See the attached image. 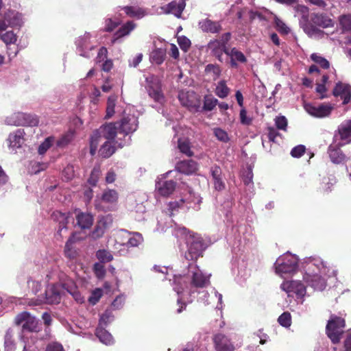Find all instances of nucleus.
Wrapping results in <instances>:
<instances>
[{"mask_svg":"<svg viewBox=\"0 0 351 351\" xmlns=\"http://www.w3.org/2000/svg\"><path fill=\"white\" fill-rule=\"evenodd\" d=\"M276 29L280 32V34H281V35H287V34L290 32V29L285 23H281L280 24V23H276Z\"/></svg>","mask_w":351,"mask_h":351,"instance_id":"e2e57ef3","label":"nucleus"},{"mask_svg":"<svg viewBox=\"0 0 351 351\" xmlns=\"http://www.w3.org/2000/svg\"><path fill=\"white\" fill-rule=\"evenodd\" d=\"M176 169L184 174H193L198 169V163L194 160H180L176 165Z\"/></svg>","mask_w":351,"mask_h":351,"instance_id":"f3484780","label":"nucleus"},{"mask_svg":"<svg viewBox=\"0 0 351 351\" xmlns=\"http://www.w3.org/2000/svg\"><path fill=\"white\" fill-rule=\"evenodd\" d=\"M116 147L113 145V142L106 140V142L100 147L99 153L103 158L111 157L112 154H114Z\"/></svg>","mask_w":351,"mask_h":351,"instance_id":"c85d7f7f","label":"nucleus"},{"mask_svg":"<svg viewBox=\"0 0 351 351\" xmlns=\"http://www.w3.org/2000/svg\"><path fill=\"white\" fill-rule=\"evenodd\" d=\"M295 15L300 17L302 21H309V9L305 5H298L295 7Z\"/></svg>","mask_w":351,"mask_h":351,"instance_id":"c9c22d12","label":"nucleus"},{"mask_svg":"<svg viewBox=\"0 0 351 351\" xmlns=\"http://www.w3.org/2000/svg\"><path fill=\"white\" fill-rule=\"evenodd\" d=\"M281 289L287 293H295L298 295H304L306 293V286L298 280L283 281L280 285Z\"/></svg>","mask_w":351,"mask_h":351,"instance_id":"ddd939ff","label":"nucleus"},{"mask_svg":"<svg viewBox=\"0 0 351 351\" xmlns=\"http://www.w3.org/2000/svg\"><path fill=\"white\" fill-rule=\"evenodd\" d=\"M184 9V5L183 4H178L176 1H171L167 5V10L169 12V13H173L177 16H180L182 12Z\"/></svg>","mask_w":351,"mask_h":351,"instance_id":"473e14b6","label":"nucleus"},{"mask_svg":"<svg viewBox=\"0 0 351 351\" xmlns=\"http://www.w3.org/2000/svg\"><path fill=\"white\" fill-rule=\"evenodd\" d=\"M104 324H99L95 329L96 336L99 339L100 341H102L106 345H110L113 342V337L109 331L106 330L103 326Z\"/></svg>","mask_w":351,"mask_h":351,"instance_id":"a878e982","label":"nucleus"},{"mask_svg":"<svg viewBox=\"0 0 351 351\" xmlns=\"http://www.w3.org/2000/svg\"><path fill=\"white\" fill-rule=\"evenodd\" d=\"M343 143H338L337 145H330L328 147L327 153L330 161L334 164H344L348 160V157L341 149V146Z\"/></svg>","mask_w":351,"mask_h":351,"instance_id":"6e6552de","label":"nucleus"},{"mask_svg":"<svg viewBox=\"0 0 351 351\" xmlns=\"http://www.w3.org/2000/svg\"><path fill=\"white\" fill-rule=\"evenodd\" d=\"M101 199L104 202L114 203L117 202L119 199V194L116 190H106L101 195Z\"/></svg>","mask_w":351,"mask_h":351,"instance_id":"2f4dec72","label":"nucleus"},{"mask_svg":"<svg viewBox=\"0 0 351 351\" xmlns=\"http://www.w3.org/2000/svg\"><path fill=\"white\" fill-rule=\"evenodd\" d=\"M311 59L315 63L319 64V65L323 69H328V67L330 66L329 61H328L326 58H323V56L317 54V53H313L311 54Z\"/></svg>","mask_w":351,"mask_h":351,"instance_id":"58836bf2","label":"nucleus"},{"mask_svg":"<svg viewBox=\"0 0 351 351\" xmlns=\"http://www.w3.org/2000/svg\"><path fill=\"white\" fill-rule=\"evenodd\" d=\"M306 152L305 145H298L292 148L291 154L292 157H301Z\"/></svg>","mask_w":351,"mask_h":351,"instance_id":"5fc2aeb1","label":"nucleus"},{"mask_svg":"<svg viewBox=\"0 0 351 351\" xmlns=\"http://www.w3.org/2000/svg\"><path fill=\"white\" fill-rule=\"evenodd\" d=\"M249 17L252 21H263V20H265V16L257 11H250Z\"/></svg>","mask_w":351,"mask_h":351,"instance_id":"69168bd1","label":"nucleus"},{"mask_svg":"<svg viewBox=\"0 0 351 351\" xmlns=\"http://www.w3.org/2000/svg\"><path fill=\"white\" fill-rule=\"evenodd\" d=\"M123 10L129 16L136 17L137 19L145 16L147 13V10L143 9V8H140V6L127 5L124 6Z\"/></svg>","mask_w":351,"mask_h":351,"instance_id":"bb28decb","label":"nucleus"},{"mask_svg":"<svg viewBox=\"0 0 351 351\" xmlns=\"http://www.w3.org/2000/svg\"><path fill=\"white\" fill-rule=\"evenodd\" d=\"M101 174L100 165H95L91 171L88 182L91 186H96L99 178Z\"/></svg>","mask_w":351,"mask_h":351,"instance_id":"f704fd0d","label":"nucleus"},{"mask_svg":"<svg viewBox=\"0 0 351 351\" xmlns=\"http://www.w3.org/2000/svg\"><path fill=\"white\" fill-rule=\"evenodd\" d=\"M334 97H340L343 100V105H347L351 101V85L337 82L332 90Z\"/></svg>","mask_w":351,"mask_h":351,"instance_id":"1a4fd4ad","label":"nucleus"},{"mask_svg":"<svg viewBox=\"0 0 351 351\" xmlns=\"http://www.w3.org/2000/svg\"><path fill=\"white\" fill-rule=\"evenodd\" d=\"M94 270L97 278H104L106 275V270L105 269V266H104L103 264H101V263H95L94 265Z\"/></svg>","mask_w":351,"mask_h":351,"instance_id":"4d7b16f0","label":"nucleus"},{"mask_svg":"<svg viewBox=\"0 0 351 351\" xmlns=\"http://www.w3.org/2000/svg\"><path fill=\"white\" fill-rule=\"evenodd\" d=\"M176 183L174 180H163L156 184L159 193L163 196L170 195L175 191Z\"/></svg>","mask_w":351,"mask_h":351,"instance_id":"b1692460","label":"nucleus"},{"mask_svg":"<svg viewBox=\"0 0 351 351\" xmlns=\"http://www.w3.org/2000/svg\"><path fill=\"white\" fill-rule=\"evenodd\" d=\"M275 124L278 129L286 130L288 126V121L286 117H284V115H280V117H276L275 119Z\"/></svg>","mask_w":351,"mask_h":351,"instance_id":"8fccbe9b","label":"nucleus"},{"mask_svg":"<svg viewBox=\"0 0 351 351\" xmlns=\"http://www.w3.org/2000/svg\"><path fill=\"white\" fill-rule=\"evenodd\" d=\"M45 351H65L62 344L60 343H58V341H52V343H49Z\"/></svg>","mask_w":351,"mask_h":351,"instance_id":"13d9d810","label":"nucleus"},{"mask_svg":"<svg viewBox=\"0 0 351 351\" xmlns=\"http://www.w3.org/2000/svg\"><path fill=\"white\" fill-rule=\"evenodd\" d=\"M346 327V319L341 316L332 314L326 326V333L333 343H339L341 340Z\"/></svg>","mask_w":351,"mask_h":351,"instance_id":"f03ea898","label":"nucleus"},{"mask_svg":"<svg viewBox=\"0 0 351 351\" xmlns=\"http://www.w3.org/2000/svg\"><path fill=\"white\" fill-rule=\"evenodd\" d=\"M186 245L185 258L193 260V261H196L199 256H203L204 251L206 247L202 236L194 232L186 236Z\"/></svg>","mask_w":351,"mask_h":351,"instance_id":"f257e3e1","label":"nucleus"},{"mask_svg":"<svg viewBox=\"0 0 351 351\" xmlns=\"http://www.w3.org/2000/svg\"><path fill=\"white\" fill-rule=\"evenodd\" d=\"M230 93V88L226 84V81L218 82L216 88L215 93L219 97H228Z\"/></svg>","mask_w":351,"mask_h":351,"instance_id":"72a5a7b5","label":"nucleus"},{"mask_svg":"<svg viewBox=\"0 0 351 351\" xmlns=\"http://www.w3.org/2000/svg\"><path fill=\"white\" fill-rule=\"evenodd\" d=\"M276 273L283 274V273H293L298 269V261L292 255H285L280 257L274 263Z\"/></svg>","mask_w":351,"mask_h":351,"instance_id":"423d86ee","label":"nucleus"},{"mask_svg":"<svg viewBox=\"0 0 351 351\" xmlns=\"http://www.w3.org/2000/svg\"><path fill=\"white\" fill-rule=\"evenodd\" d=\"M1 40H3L5 43H14L17 40V36L14 32L8 31L2 34Z\"/></svg>","mask_w":351,"mask_h":351,"instance_id":"3c124183","label":"nucleus"},{"mask_svg":"<svg viewBox=\"0 0 351 351\" xmlns=\"http://www.w3.org/2000/svg\"><path fill=\"white\" fill-rule=\"evenodd\" d=\"M24 130H18L9 136L10 145L12 147H20L23 142Z\"/></svg>","mask_w":351,"mask_h":351,"instance_id":"c756f323","label":"nucleus"},{"mask_svg":"<svg viewBox=\"0 0 351 351\" xmlns=\"http://www.w3.org/2000/svg\"><path fill=\"white\" fill-rule=\"evenodd\" d=\"M118 132V128L117 123H106L100 127V133L102 135V138L108 139L110 142L114 143Z\"/></svg>","mask_w":351,"mask_h":351,"instance_id":"aec40b11","label":"nucleus"},{"mask_svg":"<svg viewBox=\"0 0 351 351\" xmlns=\"http://www.w3.org/2000/svg\"><path fill=\"white\" fill-rule=\"evenodd\" d=\"M305 110L311 115L316 116V117H324V116L330 115L332 110V106L328 104H305Z\"/></svg>","mask_w":351,"mask_h":351,"instance_id":"9b49d317","label":"nucleus"},{"mask_svg":"<svg viewBox=\"0 0 351 351\" xmlns=\"http://www.w3.org/2000/svg\"><path fill=\"white\" fill-rule=\"evenodd\" d=\"M303 280L307 286H311L314 289L323 290L326 285L324 278L321 277L319 274H305Z\"/></svg>","mask_w":351,"mask_h":351,"instance_id":"dca6fc26","label":"nucleus"},{"mask_svg":"<svg viewBox=\"0 0 351 351\" xmlns=\"http://www.w3.org/2000/svg\"><path fill=\"white\" fill-rule=\"evenodd\" d=\"M143 238L141 234H135L131 237L129 238L128 242L126 243L127 246H138L140 244L141 241H142Z\"/></svg>","mask_w":351,"mask_h":351,"instance_id":"6e6d98bb","label":"nucleus"},{"mask_svg":"<svg viewBox=\"0 0 351 351\" xmlns=\"http://www.w3.org/2000/svg\"><path fill=\"white\" fill-rule=\"evenodd\" d=\"M209 276H205L202 271H195L191 276V285L196 288H204L210 285Z\"/></svg>","mask_w":351,"mask_h":351,"instance_id":"6ab92c4d","label":"nucleus"},{"mask_svg":"<svg viewBox=\"0 0 351 351\" xmlns=\"http://www.w3.org/2000/svg\"><path fill=\"white\" fill-rule=\"evenodd\" d=\"M108 57V50L106 47H101L98 51L97 56L96 57L97 62H102L105 60Z\"/></svg>","mask_w":351,"mask_h":351,"instance_id":"680f3d73","label":"nucleus"},{"mask_svg":"<svg viewBox=\"0 0 351 351\" xmlns=\"http://www.w3.org/2000/svg\"><path fill=\"white\" fill-rule=\"evenodd\" d=\"M218 100L213 96H205L203 108L205 110H213L216 107Z\"/></svg>","mask_w":351,"mask_h":351,"instance_id":"37998d69","label":"nucleus"},{"mask_svg":"<svg viewBox=\"0 0 351 351\" xmlns=\"http://www.w3.org/2000/svg\"><path fill=\"white\" fill-rule=\"evenodd\" d=\"M166 56L167 49H165V48H156V49L152 51L149 58L152 62L160 65V64L165 62Z\"/></svg>","mask_w":351,"mask_h":351,"instance_id":"cd10ccee","label":"nucleus"},{"mask_svg":"<svg viewBox=\"0 0 351 351\" xmlns=\"http://www.w3.org/2000/svg\"><path fill=\"white\" fill-rule=\"evenodd\" d=\"M102 138V134L101 133V127L99 130H95L93 134L90 137V140L93 144L95 145V150L97 151L101 139Z\"/></svg>","mask_w":351,"mask_h":351,"instance_id":"bf43d9fd","label":"nucleus"},{"mask_svg":"<svg viewBox=\"0 0 351 351\" xmlns=\"http://www.w3.org/2000/svg\"><path fill=\"white\" fill-rule=\"evenodd\" d=\"M338 134L341 141L345 143L351 142V120H345L338 128Z\"/></svg>","mask_w":351,"mask_h":351,"instance_id":"5701e85b","label":"nucleus"},{"mask_svg":"<svg viewBox=\"0 0 351 351\" xmlns=\"http://www.w3.org/2000/svg\"><path fill=\"white\" fill-rule=\"evenodd\" d=\"M178 147L180 152L184 154L188 157H192L194 154V152H193L191 149V145L189 140H182V138H179L178 141Z\"/></svg>","mask_w":351,"mask_h":351,"instance_id":"7c9ffc66","label":"nucleus"},{"mask_svg":"<svg viewBox=\"0 0 351 351\" xmlns=\"http://www.w3.org/2000/svg\"><path fill=\"white\" fill-rule=\"evenodd\" d=\"M116 103L115 99L112 98V97H109L107 100V107H106V117L109 119L111 116L114 114V108H115Z\"/></svg>","mask_w":351,"mask_h":351,"instance_id":"09e8293b","label":"nucleus"},{"mask_svg":"<svg viewBox=\"0 0 351 351\" xmlns=\"http://www.w3.org/2000/svg\"><path fill=\"white\" fill-rule=\"evenodd\" d=\"M205 72L206 73H210L215 80V79L219 78L221 71L219 66L217 64H213V63H209L205 66Z\"/></svg>","mask_w":351,"mask_h":351,"instance_id":"ea45409f","label":"nucleus"},{"mask_svg":"<svg viewBox=\"0 0 351 351\" xmlns=\"http://www.w3.org/2000/svg\"><path fill=\"white\" fill-rule=\"evenodd\" d=\"M147 91L149 97L156 101V102H160L161 104V102L165 101V96L162 90L160 82H149L147 86Z\"/></svg>","mask_w":351,"mask_h":351,"instance_id":"2eb2a0df","label":"nucleus"},{"mask_svg":"<svg viewBox=\"0 0 351 351\" xmlns=\"http://www.w3.org/2000/svg\"><path fill=\"white\" fill-rule=\"evenodd\" d=\"M53 219L55 221H57L59 223L58 230L56 233V237L58 238H62V231L64 230L66 231L67 230V224L69 223V214L62 213V212H60V210H55L52 215Z\"/></svg>","mask_w":351,"mask_h":351,"instance_id":"a211bd4d","label":"nucleus"},{"mask_svg":"<svg viewBox=\"0 0 351 351\" xmlns=\"http://www.w3.org/2000/svg\"><path fill=\"white\" fill-rule=\"evenodd\" d=\"M267 130H268L267 137H268L269 140L271 141V142H275V141L277 138V136L280 135L278 130H276V128H274V127H268Z\"/></svg>","mask_w":351,"mask_h":351,"instance_id":"0e129e2a","label":"nucleus"},{"mask_svg":"<svg viewBox=\"0 0 351 351\" xmlns=\"http://www.w3.org/2000/svg\"><path fill=\"white\" fill-rule=\"evenodd\" d=\"M74 138V134L72 132H69L62 136L57 141L56 145L59 147H64V146L69 145V143L72 142Z\"/></svg>","mask_w":351,"mask_h":351,"instance_id":"4c0bfd02","label":"nucleus"},{"mask_svg":"<svg viewBox=\"0 0 351 351\" xmlns=\"http://www.w3.org/2000/svg\"><path fill=\"white\" fill-rule=\"evenodd\" d=\"M12 17L14 21H20V20H22V14H19V12H15V11H8L5 15V19L7 21H11Z\"/></svg>","mask_w":351,"mask_h":351,"instance_id":"052dcab7","label":"nucleus"},{"mask_svg":"<svg viewBox=\"0 0 351 351\" xmlns=\"http://www.w3.org/2000/svg\"><path fill=\"white\" fill-rule=\"evenodd\" d=\"M5 122L11 125H25V127H36L39 123L38 115L25 113V112H14L5 119Z\"/></svg>","mask_w":351,"mask_h":351,"instance_id":"20e7f679","label":"nucleus"},{"mask_svg":"<svg viewBox=\"0 0 351 351\" xmlns=\"http://www.w3.org/2000/svg\"><path fill=\"white\" fill-rule=\"evenodd\" d=\"M54 142V138L53 136H49L48 138H46L43 142L39 145L38 152L39 154H45L48 149L51 147L53 143Z\"/></svg>","mask_w":351,"mask_h":351,"instance_id":"c03bdc74","label":"nucleus"},{"mask_svg":"<svg viewBox=\"0 0 351 351\" xmlns=\"http://www.w3.org/2000/svg\"><path fill=\"white\" fill-rule=\"evenodd\" d=\"M73 243H74V240H73V237H70L68 239V241H66V242L64 245L65 254H66V256H70V258H71V256H73V255L71 254V246L73 244Z\"/></svg>","mask_w":351,"mask_h":351,"instance_id":"338daca9","label":"nucleus"},{"mask_svg":"<svg viewBox=\"0 0 351 351\" xmlns=\"http://www.w3.org/2000/svg\"><path fill=\"white\" fill-rule=\"evenodd\" d=\"M178 43L184 51H188L191 45V42L190 39H188L186 36H180L178 38Z\"/></svg>","mask_w":351,"mask_h":351,"instance_id":"603ef678","label":"nucleus"},{"mask_svg":"<svg viewBox=\"0 0 351 351\" xmlns=\"http://www.w3.org/2000/svg\"><path fill=\"white\" fill-rule=\"evenodd\" d=\"M60 300L61 295L60 291L54 285L49 286L45 291V303L54 304V303H60Z\"/></svg>","mask_w":351,"mask_h":351,"instance_id":"4be33fe9","label":"nucleus"},{"mask_svg":"<svg viewBox=\"0 0 351 351\" xmlns=\"http://www.w3.org/2000/svg\"><path fill=\"white\" fill-rule=\"evenodd\" d=\"M213 132L214 135H215L219 141L221 142H228V141H230V138L226 130H221V128H214Z\"/></svg>","mask_w":351,"mask_h":351,"instance_id":"de8ad7c7","label":"nucleus"},{"mask_svg":"<svg viewBox=\"0 0 351 351\" xmlns=\"http://www.w3.org/2000/svg\"><path fill=\"white\" fill-rule=\"evenodd\" d=\"M103 289H95L91 292L90 295L88 298V302L91 304H96L99 301L100 298L102 296Z\"/></svg>","mask_w":351,"mask_h":351,"instance_id":"49530a36","label":"nucleus"},{"mask_svg":"<svg viewBox=\"0 0 351 351\" xmlns=\"http://www.w3.org/2000/svg\"><path fill=\"white\" fill-rule=\"evenodd\" d=\"M228 56L230 57V65L233 67L238 66V62L246 63L247 60L243 51H239L236 47H233L231 49L228 47Z\"/></svg>","mask_w":351,"mask_h":351,"instance_id":"412c9836","label":"nucleus"},{"mask_svg":"<svg viewBox=\"0 0 351 351\" xmlns=\"http://www.w3.org/2000/svg\"><path fill=\"white\" fill-rule=\"evenodd\" d=\"M232 38L230 32H226L222 34L220 39L210 40L208 44V48L211 54L215 56L219 62H223V52L228 55V43Z\"/></svg>","mask_w":351,"mask_h":351,"instance_id":"7ed1b4c3","label":"nucleus"},{"mask_svg":"<svg viewBox=\"0 0 351 351\" xmlns=\"http://www.w3.org/2000/svg\"><path fill=\"white\" fill-rule=\"evenodd\" d=\"M210 172L213 177L214 188L217 191H223L226 187V183L223 180V172L219 165H213L210 169Z\"/></svg>","mask_w":351,"mask_h":351,"instance_id":"4468645a","label":"nucleus"},{"mask_svg":"<svg viewBox=\"0 0 351 351\" xmlns=\"http://www.w3.org/2000/svg\"><path fill=\"white\" fill-rule=\"evenodd\" d=\"M213 342L215 348L217 351H233L234 346L232 344L231 339L223 334L214 335Z\"/></svg>","mask_w":351,"mask_h":351,"instance_id":"9d476101","label":"nucleus"},{"mask_svg":"<svg viewBox=\"0 0 351 351\" xmlns=\"http://www.w3.org/2000/svg\"><path fill=\"white\" fill-rule=\"evenodd\" d=\"M16 325L22 327L23 332H38L40 326L35 316L31 315L29 311H21L14 318Z\"/></svg>","mask_w":351,"mask_h":351,"instance_id":"39448f33","label":"nucleus"},{"mask_svg":"<svg viewBox=\"0 0 351 351\" xmlns=\"http://www.w3.org/2000/svg\"><path fill=\"white\" fill-rule=\"evenodd\" d=\"M96 256L102 263H108V261H111V260L113 259V256L111 252L108 250H104V249L103 250H98L96 252Z\"/></svg>","mask_w":351,"mask_h":351,"instance_id":"a18cd8bd","label":"nucleus"},{"mask_svg":"<svg viewBox=\"0 0 351 351\" xmlns=\"http://www.w3.org/2000/svg\"><path fill=\"white\" fill-rule=\"evenodd\" d=\"M184 202V199H180L178 202H171L169 203V208L173 213V211L182 206Z\"/></svg>","mask_w":351,"mask_h":351,"instance_id":"774afa93","label":"nucleus"},{"mask_svg":"<svg viewBox=\"0 0 351 351\" xmlns=\"http://www.w3.org/2000/svg\"><path fill=\"white\" fill-rule=\"evenodd\" d=\"M202 29L207 32H219L222 29L219 23H203Z\"/></svg>","mask_w":351,"mask_h":351,"instance_id":"a19ab883","label":"nucleus"},{"mask_svg":"<svg viewBox=\"0 0 351 351\" xmlns=\"http://www.w3.org/2000/svg\"><path fill=\"white\" fill-rule=\"evenodd\" d=\"M135 27L134 24H131V23H127L126 24L123 25L119 29H118L114 33L115 38H120V37L125 36V35H128L134 29Z\"/></svg>","mask_w":351,"mask_h":351,"instance_id":"e433bc0d","label":"nucleus"},{"mask_svg":"<svg viewBox=\"0 0 351 351\" xmlns=\"http://www.w3.org/2000/svg\"><path fill=\"white\" fill-rule=\"evenodd\" d=\"M240 122L245 125H250L252 123V118L247 116V112L244 108H241L240 111Z\"/></svg>","mask_w":351,"mask_h":351,"instance_id":"864d4df0","label":"nucleus"},{"mask_svg":"<svg viewBox=\"0 0 351 351\" xmlns=\"http://www.w3.org/2000/svg\"><path fill=\"white\" fill-rule=\"evenodd\" d=\"M278 323L282 326L289 327L292 324V317L289 311H284L278 318Z\"/></svg>","mask_w":351,"mask_h":351,"instance_id":"79ce46f5","label":"nucleus"},{"mask_svg":"<svg viewBox=\"0 0 351 351\" xmlns=\"http://www.w3.org/2000/svg\"><path fill=\"white\" fill-rule=\"evenodd\" d=\"M76 220L81 229H89L93 226L94 217L92 214L80 212L77 214Z\"/></svg>","mask_w":351,"mask_h":351,"instance_id":"393cba45","label":"nucleus"},{"mask_svg":"<svg viewBox=\"0 0 351 351\" xmlns=\"http://www.w3.org/2000/svg\"><path fill=\"white\" fill-rule=\"evenodd\" d=\"M112 221L113 217L112 215H110V214L104 215V217H100L94 230L91 232V237H93L94 239H97V238L102 237L106 229L111 226Z\"/></svg>","mask_w":351,"mask_h":351,"instance_id":"0eeeda50","label":"nucleus"},{"mask_svg":"<svg viewBox=\"0 0 351 351\" xmlns=\"http://www.w3.org/2000/svg\"><path fill=\"white\" fill-rule=\"evenodd\" d=\"M138 128V121L134 115H128L123 117L119 123L118 128L119 132H123L125 135H128L130 132L136 130Z\"/></svg>","mask_w":351,"mask_h":351,"instance_id":"f8f14e48","label":"nucleus"}]
</instances>
